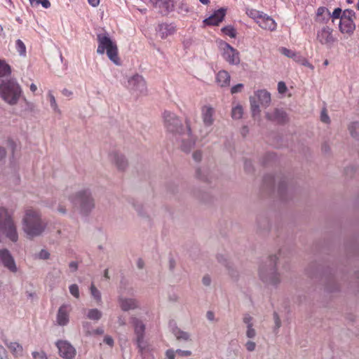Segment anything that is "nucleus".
Listing matches in <instances>:
<instances>
[{
  "label": "nucleus",
  "mask_w": 359,
  "mask_h": 359,
  "mask_svg": "<svg viewBox=\"0 0 359 359\" xmlns=\"http://www.w3.org/2000/svg\"><path fill=\"white\" fill-rule=\"evenodd\" d=\"M219 48L224 60L230 65H238L241 62L240 53L228 43L219 41Z\"/></svg>",
  "instance_id": "6e6552de"
},
{
  "label": "nucleus",
  "mask_w": 359,
  "mask_h": 359,
  "mask_svg": "<svg viewBox=\"0 0 359 359\" xmlns=\"http://www.w3.org/2000/svg\"><path fill=\"white\" fill-rule=\"evenodd\" d=\"M203 284L205 286H208L211 283V278L209 276H205L202 279Z\"/></svg>",
  "instance_id": "bf43d9fd"
},
{
  "label": "nucleus",
  "mask_w": 359,
  "mask_h": 359,
  "mask_svg": "<svg viewBox=\"0 0 359 359\" xmlns=\"http://www.w3.org/2000/svg\"><path fill=\"white\" fill-rule=\"evenodd\" d=\"M116 323L118 325V326L126 325V317L123 316V315L118 316Z\"/></svg>",
  "instance_id": "4d7b16f0"
},
{
  "label": "nucleus",
  "mask_w": 359,
  "mask_h": 359,
  "mask_svg": "<svg viewBox=\"0 0 359 359\" xmlns=\"http://www.w3.org/2000/svg\"><path fill=\"white\" fill-rule=\"evenodd\" d=\"M245 334L248 339H254L257 336V331L254 327H246Z\"/></svg>",
  "instance_id": "37998d69"
},
{
  "label": "nucleus",
  "mask_w": 359,
  "mask_h": 359,
  "mask_svg": "<svg viewBox=\"0 0 359 359\" xmlns=\"http://www.w3.org/2000/svg\"><path fill=\"white\" fill-rule=\"evenodd\" d=\"M321 121L324 123H328L330 121L328 115L325 111L321 114Z\"/></svg>",
  "instance_id": "e2e57ef3"
},
{
  "label": "nucleus",
  "mask_w": 359,
  "mask_h": 359,
  "mask_svg": "<svg viewBox=\"0 0 359 359\" xmlns=\"http://www.w3.org/2000/svg\"><path fill=\"white\" fill-rule=\"evenodd\" d=\"M47 97L49 100L50 105L52 110L55 113H56L57 114H60L61 110L60 109L58 104L57 103L56 99L51 91L48 92Z\"/></svg>",
  "instance_id": "2f4dec72"
},
{
  "label": "nucleus",
  "mask_w": 359,
  "mask_h": 359,
  "mask_svg": "<svg viewBox=\"0 0 359 359\" xmlns=\"http://www.w3.org/2000/svg\"><path fill=\"white\" fill-rule=\"evenodd\" d=\"M243 83H238L231 87V93L232 94L241 93L243 89Z\"/></svg>",
  "instance_id": "49530a36"
},
{
  "label": "nucleus",
  "mask_w": 359,
  "mask_h": 359,
  "mask_svg": "<svg viewBox=\"0 0 359 359\" xmlns=\"http://www.w3.org/2000/svg\"><path fill=\"white\" fill-rule=\"evenodd\" d=\"M41 4L44 8H48L50 7V3L48 0H36L34 6H38Z\"/></svg>",
  "instance_id": "09e8293b"
},
{
  "label": "nucleus",
  "mask_w": 359,
  "mask_h": 359,
  "mask_svg": "<svg viewBox=\"0 0 359 359\" xmlns=\"http://www.w3.org/2000/svg\"><path fill=\"white\" fill-rule=\"evenodd\" d=\"M277 262L278 257L272 255L259 264L258 276L263 283L273 286L280 283L281 276L277 269Z\"/></svg>",
  "instance_id": "f03ea898"
},
{
  "label": "nucleus",
  "mask_w": 359,
  "mask_h": 359,
  "mask_svg": "<svg viewBox=\"0 0 359 359\" xmlns=\"http://www.w3.org/2000/svg\"><path fill=\"white\" fill-rule=\"evenodd\" d=\"M6 238L15 243L18 241L19 234L12 213L5 207H0V243Z\"/></svg>",
  "instance_id": "20e7f679"
},
{
  "label": "nucleus",
  "mask_w": 359,
  "mask_h": 359,
  "mask_svg": "<svg viewBox=\"0 0 359 359\" xmlns=\"http://www.w3.org/2000/svg\"><path fill=\"white\" fill-rule=\"evenodd\" d=\"M231 76L227 71L220 70L217 72L215 77L217 84L222 87H228L230 85Z\"/></svg>",
  "instance_id": "a878e982"
},
{
  "label": "nucleus",
  "mask_w": 359,
  "mask_h": 359,
  "mask_svg": "<svg viewBox=\"0 0 359 359\" xmlns=\"http://www.w3.org/2000/svg\"><path fill=\"white\" fill-rule=\"evenodd\" d=\"M0 262L3 266L12 273L19 271L15 259L11 252L6 248H0Z\"/></svg>",
  "instance_id": "f8f14e48"
},
{
  "label": "nucleus",
  "mask_w": 359,
  "mask_h": 359,
  "mask_svg": "<svg viewBox=\"0 0 359 359\" xmlns=\"http://www.w3.org/2000/svg\"><path fill=\"white\" fill-rule=\"evenodd\" d=\"M110 162L119 170H124L128 167V161L121 153L113 151L109 154Z\"/></svg>",
  "instance_id": "dca6fc26"
},
{
  "label": "nucleus",
  "mask_w": 359,
  "mask_h": 359,
  "mask_svg": "<svg viewBox=\"0 0 359 359\" xmlns=\"http://www.w3.org/2000/svg\"><path fill=\"white\" fill-rule=\"evenodd\" d=\"M57 211L61 215H66L67 213V209L65 205L60 203L57 207Z\"/></svg>",
  "instance_id": "864d4df0"
},
{
  "label": "nucleus",
  "mask_w": 359,
  "mask_h": 359,
  "mask_svg": "<svg viewBox=\"0 0 359 359\" xmlns=\"http://www.w3.org/2000/svg\"><path fill=\"white\" fill-rule=\"evenodd\" d=\"M221 31L225 35L229 36V37L234 39L237 36L236 29L231 25H228L224 27L221 29Z\"/></svg>",
  "instance_id": "c9c22d12"
},
{
  "label": "nucleus",
  "mask_w": 359,
  "mask_h": 359,
  "mask_svg": "<svg viewBox=\"0 0 359 359\" xmlns=\"http://www.w3.org/2000/svg\"><path fill=\"white\" fill-rule=\"evenodd\" d=\"M7 347L15 357H18L22 355V347L18 343L10 342L7 344Z\"/></svg>",
  "instance_id": "c756f323"
},
{
  "label": "nucleus",
  "mask_w": 359,
  "mask_h": 359,
  "mask_svg": "<svg viewBox=\"0 0 359 359\" xmlns=\"http://www.w3.org/2000/svg\"><path fill=\"white\" fill-rule=\"evenodd\" d=\"M193 158L196 162H200L202 159V152L201 151H196L193 153Z\"/></svg>",
  "instance_id": "5fc2aeb1"
},
{
  "label": "nucleus",
  "mask_w": 359,
  "mask_h": 359,
  "mask_svg": "<svg viewBox=\"0 0 359 359\" xmlns=\"http://www.w3.org/2000/svg\"><path fill=\"white\" fill-rule=\"evenodd\" d=\"M243 107L238 102H233L232 105L231 116L233 119L238 120L243 117Z\"/></svg>",
  "instance_id": "cd10ccee"
},
{
  "label": "nucleus",
  "mask_w": 359,
  "mask_h": 359,
  "mask_svg": "<svg viewBox=\"0 0 359 359\" xmlns=\"http://www.w3.org/2000/svg\"><path fill=\"white\" fill-rule=\"evenodd\" d=\"M358 129H359V123L357 121H352L348 125V133H349L350 135L354 139H358Z\"/></svg>",
  "instance_id": "72a5a7b5"
},
{
  "label": "nucleus",
  "mask_w": 359,
  "mask_h": 359,
  "mask_svg": "<svg viewBox=\"0 0 359 359\" xmlns=\"http://www.w3.org/2000/svg\"><path fill=\"white\" fill-rule=\"evenodd\" d=\"M88 319L93 321H98L102 317V312L97 309H90L86 311Z\"/></svg>",
  "instance_id": "c85d7f7f"
},
{
  "label": "nucleus",
  "mask_w": 359,
  "mask_h": 359,
  "mask_svg": "<svg viewBox=\"0 0 359 359\" xmlns=\"http://www.w3.org/2000/svg\"><path fill=\"white\" fill-rule=\"evenodd\" d=\"M21 224L22 231L29 239L41 236L47 227L41 212L32 208L25 210Z\"/></svg>",
  "instance_id": "f257e3e1"
},
{
  "label": "nucleus",
  "mask_w": 359,
  "mask_h": 359,
  "mask_svg": "<svg viewBox=\"0 0 359 359\" xmlns=\"http://www.w3.org/2000/svg\"><path fill=\"white\" fill-rule=\"evenodd\" d=\"M149 3L163 14L168 13L173 7L172 0H149Z\"/></svg>",
  "instance_id": "4be33fe9"
},
{
  "label": "nucleus",
  "mask_w": 359,
  "mask_h": 359,
  "mask_svg": "<svg viewBox=\"0 0 359 359\" xmlns=\"http://www.w3.org/2000/svg\"><path fill=\"white\" fill-rule=\"evenodd\" d=\"M15 48L17 51L20 55H25L26 54V46L25 43L20 40L18 39L15 42Z\"/></svg>",
  "instance_id": "e433bc0d"
},
{
  "label": "nucleus",
  "mask_w": 359,
  "mask_h": 359,
  "mask_svg": "<svg viewBox=\"0 0 359 359\" xmlns=\"http://www.w3.org/2000/svg\"><path fill=\"white\" fill-rule=\"evenodd\" d=\"M226 9L221 8L215 11L209 18L204 20V23L207 25L216 26L223 21L226 15Z\"/></svg>",
  "instance_id": "412c9836"
},
{
  "label": "nucleus",
  "mask_w": 359,
  "mask_h": 359,
  "mask_svg": "<svg viewBox=\"0 0 359 359\" xmlns=\"http://www.w3.org/2000/svg\"><path fill=\"white\" fill-rule=\"evenodd\" d=\"M243 323L246 325V327H253V318L249 314H245L243 318Z\"/></svg>",
  "instance_id": "79ce46f5"
},
{
  "label": "nucleus",
  "mask_w": 359,
  "mask_h": 359,
  "mask_svg": "<svg viewBox=\"0 0 359 359\" xmlns=\"http://www.w3.org/2000/svg\"><path fill=\"white\" fill-rule=\"evenodd\" d=\"M273 318H274L276 327L277 328H279L281 325V322H280V319L279 316H278V314L275 313L273 316Z\"/></svg>",
  "instance_id": "052dcab7"
},
{
  "label": "nucleus",
  "mask_w": 359,
  "mask_h": 359,
  "mask_svg": "<svg viewBox=\"0 0 359 359\" xmlns=\"http://www.w3.org/2000/svg\"><path fill=\"white\" fill-rule=\"evenodd\" d=\"M355 18V14L353 11L345 10L340 19L339 29L341 32L351 35L355 29V25L353 22V20Z\"/></svg>",
  "instance_id": "9b49d317"
},
{
  "label": "nucleus",
  "mask_w": 359,
  "mask_h": 359,
  "mask_svg": "<svg viewBox=\"0 0 359 359\" xmlns=\"http://www.w3.org/2000/svg\"><path fill=\"white\" fill-rule=\"evenodd\" d=\"M22 95V88L16 80H2L0 82V97L8 105H16Z\"/></svg>",
  "instance_id": "39448f33"
},
{
  "label": "nucleus",
  "mask_w": 359,
  "mask_h": 359,
  "mask_svg": "<svg viewBox=\"0 0 359 359\" xmlns=\"http://www.w3.org/2000/svg\"><path fill=\"white\" fill-rule=\"evenodd\" d=\"M62 93L64 96L67 97H71L73 95L72 91L70 90H68L67 88L63 89L62 91Z\"/></svg>",
  "instance_id": "680f3d73"
},
{
  "label": "nucleus",
  "mask_w": 359,
  "mask_h": 359,
  "mask_svg": "<svg viewBox=\"0 0 359 359\" xmlns=\"http://www.w3.org/2000/svg\"><path fill=\"white\" fill-rule=\"evenodd\" d=\"M287 90L286 84L283 81H279L278 83V91L280 94H284Z\"/></svg>",
  "instance_id": "de8ad7c7"
},
{
  "label": "nucleus",
  "mask_w": 359,
  "mask_h": 359,
  "mask_svg": "<svg viewBox=\"0 0 359 359\" xmlns=\"http://www.w3.org/2000/svg\"><path fill=\"white\" fill-rule=\"evenodd\" d=\"M246 14L253 19L256 23L258 22V21L262 18V16L263 15L264 13L259 11L255 9H248L246 11Z\"/></svg>",
  "instance_id": "f704fd0d"
},
{
  "label": "nucleus",
  "mask_w": 359,
  "mask_h": 359,
  "mask_svg": "<svg viewBox=\"0 0 359 359\" xmlns=\"http://www.w3.org/2000/svg\"><path fill=\"white\" fill-rule=\"evenodd\" d=\"M118 303L121 309L123 311L138 309L140 305L138 301L135 298H127L121 292L118 297Z\"/></svg>",
  "instance_id": "a211bd4d"
},
{
  "label": "nucleus",
  "mask_w": 359,
  "mask_h": 359,
  "mask_svg": "<svg viewBox=\"0 0 359 359\" xmlns=\"http://www.w3.org/2000/svg\"><path fill=\"white\" fill-rule=\"evenodd\" d=\"M177 354L176 350L174 349H168L165 351V356L167 359H175V355Z\"/></svg>",
  "instance_id": "3c124183"
},
{
  "label": "nucleus",
  "mask_w": 359,
  "mask_h": 359,
  "mask_svg": "<svg viewBox=\"0 0 359 359\" xmlns=\"http://www.w3.org/2000/svg\"><path fill=\"white\" fill-rule=\"evenodd\" d=\"M131 323L134 327L137 346L142 354L149 350L148 343L144 339L145 325L142 320L135 317L131 318Z\"/></svg>",
  "instance_id": "1a4fd4ad"
},
{
  "label": "nucleus",
  "mask_w": 359,
  "mask_h": 359,
  "mask_svg": "<svg viewBox=\"0 0 359 359\" xmlns=\"http://www.w3.org/2000/svg\"><path fill=\"white\" fill-rule=\"evenodd\" d=\"M92 297L97 302H100L102 297L100 292L95 287L94 285H91L90 287Z\"/></svg>",
  "instance_id": "4c0bfd02"
},
{
  "label": "nucleus",
  "mask_w": 359,
  "mask_h": 359,
  "mask_svg": "<svg viewBox=\"0 0 359 359\" xmlns=\"http://www.w3.org/2000/svg\"><path fill=\"white\" fill-rule=\"evenodd\" d=\"M37 257L40 259H48L50 257V253L46 250H41L38 254Z\"/></svg>",
  "instance_id": "a18cd8bd"
},
{
  "label": "nucleus",
  "mask_w": 359,
  "mask_h": 359,
  "mask_svg": "<svg viewBox=\"0 0 359 359\" xmlns=\"http://www.w3.org/2000/svg\"><path fill=\"white\" fill-rule=\"evenodd\" d=\"M93 335H101L104 334V329L102 327H97L92 330Z\"/></svg>",
  "instance_id": "13d9d810"
},
{
  "label": "nucleus",
  "mask_w": 359,
  "mask_h": 359,
  "mask_svg": "<svg viewBox=\"0 0 359 359\" xmlns=\"http://www.w3.org/2000/svg\"><path fill=\"white\" fill-rule=\"evenodd\" d=\"M69 267L72 269V270H76L77 269V264L74 262H72L69 264Z\"/></svg>",
  "instance_id": "338daca9"
},
{
  "label": "nucleus",
  "mask_w": 359,
  "mask_h": 359,
  "mask_svg": "<svg viewBox=\"0 0 359 359\" xmlns=\"http://www.w3.org/2000/svg\"><path fill=\"white\" fill-rule=\"evenodd\" d=\"M98 46L97 53L102 55L105 52L109 59L115 65H120L118 56V48L116 43L113 41L107 34H99L97 36Z\"/></svg>",
  "instance_id": "0eeeda50"
},
{
  "label": "nucleus",
  "mask_w": 359,
  "mask_h": 359,
  "mask_svg": "<svg viewBox=\"0 0 359 359\" xmlns=\"http://www.w3.org/2000/svg\"><path fill=\"white\" fill-rule=\"evenodd\" d=\"M215 109L210 104L204 105L201 108V118L205 127H210L215 122Z\"/></svg>",
  "instance_id": "6ab92c4d"
},
{
  "label": "nucleus",
  "mask_w": 359,
  "mask_h": 359,
  "mask_svg": "<svg viewBox=\"0 0 359 359\" xmlns=\"http://www.w3.org/2000/svg\"><path fill=\"white\" fill-rule=\"evenodd\" d=\"M70 294L76 299L80 297L79 288L76 284H72L69 287Z\"/></svg>",
  "instance_id": "58836bf2"
},
{
  "label": "nucleus",
  "mask_w": 359,
  "mask_h": 359,
  "mask_svg": "<svg viewBox=\"0 0 359 359\" xmlns=\"http://www.w3.org/2000/svg\"><path fill=\"white\" fill-rule=\"evenodd\" d=\"M176 352L181 357H189L192 355V352L189 350L177 349Z\"/></svg>",
  "instance_id": "8fccbe9b"
},
{
  "label": "nucleus",
  "mask_w": 359,
  "mask_h": 359,
  "mask_svg": "<svg viewBox=\"0 0 359 359\" xmlns=\"http://www.w3.org/2000/svg\"><path fill=\"white\" fill-rule=\"evenodd\" d=\"M182 149L189 151L195 144V139L191 135V128L187 125L185 130L182 134Z\"/></svg>",
  "instance_id": "aec40b11"
},
{
  "label": "nucleus",
  "mask_w": 359,
  "mask_h": 359,
  "mask_svg": "<svg viewBox=\"0 0 359 359\" xmlns=\"http://www.w3.org/2000/svg\"><path fill=\"white\" fill-rule=\"evenodd\" d=\"M164 124L167 130L170 132H175L180 125V121L177 116L172 112L165 111L163 114Z\"/></svg>",
  "instance_id": "f3484780"
},
{
  "label": "nucleus",
  "mask_w": 359,
  "mask_h": 359,
  "mask_svg": "<svg viewBox=\"0 0 359 359\" xmlns=\"http://www.w3.org/2000/svg\"><path fill=\"white\" fill-rule=\"evenodd\" d=\"M29 88L32 92L34 93L37 90V86L34 83H32L29 86Z\"/></svg>",
  "instance_id": "774afa93"
},
{
  "label": "nucleus",
  "mask_w": 359,
  "mask_h": 359,
  "mask_svg": "<svg viewBox=\"0 0 359 359\" xmlns=\"http://www.w3.org/2000/svg\"><path fill=\"white\" fill-rule=\"evenodd\" d=\"M257 24H258L261 28L269 31H274L277 27L275 20L265 13L263 14L262 18Z\"/></svg>",
  "instance_id": "393cba45"
},
{
  "label": "nucleus",
  "mask_w": 359,
  "mask_h": 359,
  "mask_svg": "<svg viewBox=\"0 0 359 359\" xmlns=\"http://www.w3.org/2000/svg\"><path fill=\"white\" fill-rule=\"evenodd\" d=\"M127 88L136 95L144 94L147 91L146 82L139 74H135L128 79Z\"/></svg>",
  "instance_id": "ddd939ff"
},
{
  "label": "nucleus",
  "mask_w": 359,
  "mask_h": 359,
  "mask_svg": "<svg viewBox=\"0 0 359 359\" xmlns=\"http://www.w3.org/2000/svg\"><path fill=\"white\" fill-rule=\"evenodd\" d=\"M316 40L327 48H331L337 41V38L333 34V29L324 25L318 29L316 32Z\"/></svg>",
  "instance_id": "9d476101"
},
{
  "label": "nucleus",
  "mask_w": 359,
  "mask_h": 359,
  "mask_svg": "<svg viewBox=\"0 0 359 359\" xmlns=\"http://www.w3.org/2000/svg\"><path fill=\"white\" fill-rule=\"evenodd\" d=\"M67 197L72 205L83 215H88L95 207V199L88 188L81 189Z\"/></svg>",
  "instance_id": "7ed1b4c3"
},
{
  "label": "nucleus",
  "mask_w": 359,
  "mask_h": 359,
  "mask_svg": "<svg viewBox=\"0 0 359 359\" xmlns=\"http://www.w3.org/2000/svg\"><path fill=\"white\" fill-rule=\"evenodd\" d=\"M265 116L267 119L278 122H283L286 119L285 112L278 109H274L271 111H266Z\"/></svg>",
  "instance_id": "bb28decb"
},
{
  "label": "nucleus",
  "mask_w": 359,
  "mask_h": 359,
  "mask_svg": "<svg viewBox=\"0 0 359 359\" xmlns=\"http://www.w3.org/2000/svg\"><path fill=\"white\" fill-rule=\"evenodd\" d=\"M72 311V306L69 304H62L56 315V323L60 326H65L69 322V314Z\"/></svg>",
  "instance_id": "4468645a"
},
{
  "label": "nucleus",
  "mask_w": 359,
  "mask_h": 359,
  "mask_svg": "<svg viewBox=\"0 0 359 359\" xmlns=\"http://www.w3.org/2000/svg\"><path fill=\"white\" fill-rule=\"evenodd\" d=\"M82 327H83V331H84L86 335L93 336L92 330H93V329L92 328V325L89 322H88V321L83 322Z\"/></svg>",
  "instance_id": "a19ab883"
},
{
  "label": "nucleus",
  "mask_w": 359,
  "mask_h": 359,
  "mask_svg": "<svg viewBox=\"0 0 359 359\" xmlns=\"http://www.w3.org/2000/svg\"><path fill=\"white\" fill-rule=\"evenodd\" d=\"M176 31L172 24L162 23L158 25L156 32L157 34L163 39L172 35Z\"/></svg>",
  "instance_id": "b1692460"
},
{
  "label": "nucleus",
  "mask_w": 359,
  "mask_h": 359,
  "mask_svg": "<svg viewBox=\"0 0 359 359\" xmlns=\"http://www.w3.org/2000/svg\"><path fill=\"white\" fill-rule=\"evenodd\" d=\"M56 346L61 357L65 359H74L76 355V349L67 341H59Z\"/></svg>",
  "instance_id": "2eb2a0df"
},
{
  "label": "nucleus",
  "mask_w": 359,
  "mask_h": 359,
  "mask_svg": "<svg viewBox=\"0 0 359 359\" xmlns=\"http://www.w3.org/2000/svg\"><path fill=\"white\" fill-rule=\"evenodd\" d=\"M330 19V12L327 8L320 6L318 8L315 17V22L319 25H326Z\"/></svg>",
  "instance_id": "5701e85b"
},
{
  "label": "nucleus",
  "mask_w": 359,
  "mask_h": 359,
  "mask_svg": "<svg viewBox=\"0 0 359 359\" xmlns=\"http://www.w3.org/2000/svg\"><path fill=\"white\" fill-rule=\"evenodd\" d=\"M250 111L253 118L259 117L261 109L267 108L271 102V93L265 89L257 90L249 98Z\"/></svg>",
  "instance_id": "423d86ee"
},
{
  "label": "nucleus",
  "mask_w": 359,
  "mask_h": 359,
  "mask_svg": "<svg viewBox=\"0 0 359 359\" xmlns=\"http://www.w3.org/2000/svg\"><path fill=\"white\" fill-rule=\"evenodd\" d=\"M6 156V151L3 147H0V159H2Z\"/></svg>",
  "instance_id": "69168bd1"
},
{
  "label": "nucleus",
  "mask_w": 359,
  "mask_h": 359,
  "mask_svg": "<svg viewBox=\"0 0 359 359\" xmlns=\"http://www.w3.org/2000/svg\"><path fill=\"white\" fill-rule=\"evenodd\" d=\"M257 344L252 340H248L245 344L246 350L249 352H252L256 349Z\"/></svg>",
  "instance_id": "c03bdc74"
},
{
  "label": "nucleus",
  "mask_w": 359,
  "mask_h": 359,
  "mask_svg": "<svg viewBox=\"0 0 359 359\" xmlns=\"http://www.w3.org/2000/svg\"><path fill=\"white\" fill-rule=\"evenodd\" d=\"M172 333L176 337V339L179 341H188L190 340V334L189 333L181 330L179 328H175L172 330Z\"/></svg>",
  "instance_id": "7c9ffc66"
},
{
  "label": "nucleus",
  "mask_w": 359,
  "mask_h": 359,
  "mask_svg": "<svg viewBox=\"0 0 359 359\" xmlns=\"http://www.w3.org/2000/svg\"><path fill=\"white\" fill-rule=\"evenodd\" d=\"M280 52L285 56L290 58H295V57L297 56V53L295 52L286 48H280Z\"/></svg>",
  "instance_id": "ea45409f"
},
{
  "label": "nucleus",
  "mask_w": 359,
  "mask_h": 359,
  "mask_svg": "<svg viewBox=\"0 0 359 359\" xmlns=\"http://www.w3.org/2000/svg\"><path fill=\"white\" fill-rule=\"evenodd\" d=\"M341 14V9L339 8H335L332 13H330V18L332 17L333 19H338L340 18Z\"/></svg>",
  "instance_id": "603ef678"
},
{
  "label": "nucleus",
  "mask_w": 359,
  "mask_h": 359,
  "mask_svg": "<svg viewBox=\"0 0 359 359\" xmlns=\"http://www.w3.org/2000/svg\"><path fill=\"white\" fill-rule=\"evenodd\" d=\"M11 73V66L4 60L0 59V77L9 76Z\"/></svg>",
  "instance_id": "473e14b6"
},
{
  "label": "nucleus",
  "mask_w": 359,
  "mask_h": 359,
  "mask_svg": "<svg viewBox=\"0 0 359 359\" xmlns=\"http://www.w3.org/2000/svg\"><path fill=\"white\" fill-rule=\"evenodd\" d=\"M104 342L109 346L110 347H112L114 346V341L113 338L109 335H106L104 337Z\"/></svg>",
  "instance_id": "6e6d98bb"
},
{
  "label": "nucleus",
  "mask_w": 359,
  "mask_h": 359,
  "mask_svg": "<svg viewBox=\"0 0 359 359\" xmlns=\"http://www.w3.org/2000/svg\"><path fill=\"white\" fill-rule=\"evenodd\" d=\"M88 3L94 7L98 6V4H100V0H88Z\"/></svg>",
  "instance_id": "0e129e2a"
}]
</instances>
